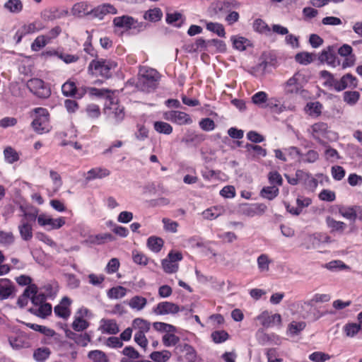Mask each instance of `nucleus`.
Segmentation results:
<instances>
[{"label":"nucleus","instance_id":"obj_1","mask_svg":"<svg viewBox=\"0 0 362 362\" xmlns=\"http://www.w3.org/2000/svg\"><path fill=\"white\" fill-rule=\"evenodd\" d=\"M33 118L31 127L34 132L38 134H43L50 132L52 126L49 121V113L46 108L35 107L30 112Z\"/></svg>","mask_w":362,"mask_h":362},{"label":"nucleus","instance_id":"obj_2","mask_svg":"<svg viewBox=\"0 0 362 362\" xmlns=\"http://www.w3.org/2000/svg\"><path fill=\"white\" fill-rule=\"evenodd\" d=\"M159 78V74L156 69L146 66L141 67L136 86L142 91L150 92L157 87Z\"/></svg>","mask_w":362,"mask_h":362},{"label":"nucleus","instance_id":"obj_3","mask_svg":"<svg viewBox=\"0 0 362 362\" xmlns=\"http://www.w3.org/2000/svg\"><path fill=\"white\" fill-rule=\"evenodd\" d=\"M103 113L108 122L115 125L120 124L125 117L124 106L119 103L117 99L111 97L105 100Z\"/></svg>","mask_w":362,"mask_h":362},{"label":"nucleus","instance_id":"obj_4","mask_svg":"<svg viewBox=\"0 0 362 362\" xmlns=\"http://www.w3.org/2000/svg\"><path fill=\"white\" fill-rule=\"evenodd\" d=\"M308 83L306 75L301 71H296L284 84V90L287 95H303L304 86Z\"/></svg>","mask_w":362,"mask_h":362},{"label":"nucleus","instance_id":"obj_5","mask_svg":"<svg viewBox=\"0 0 362 362\" xmlns=\"http://www.w3.org/2000/svg\"><path fill=\"white\" fill-rule=\"evenodd\" d=\"M116 64L105 59H93L88 65V71L92 75L105 78L110 76V70L115 69Z\"/></svg>","mask_w":362,"mask_h":362},{"label":"nucleus","instance_id":"obj_6","mask_svg":"<svg viewBox=\"0 0 362 362\" xmlns=\"http://www.w3.org/2000/svg\"><path fill=\"white\" fill-rule=\"evenodd\" d=\"M33 334L21 330L16 332L14 335L8 337V342L11 346L16 350L29 348L32 346Z\"/></svg>","mask_w":362,"mask_h":362},{"label":"nucleus","instance_id":"obj_7","mask_svg":"<svg viewBox=\"0 0 362 362\" xmlns=\"http://www.w3.org/2000/svg\"><path fill=\"white\" fill-rule=\"evenodd\" d=\"M27 87L35 95L40 98H47L51 95L50 88L44 81L33 78L28 81Z\"/></svg>","mask_w":362,"mask_h":362},{"label":"nucleus","instance_id":"obj_8","mask_svg":"<svg viewBox=\"0 0 362 362\" xmlns=\"http://www.w3.org/2000/svg\"><path fill=\"white\" fill-rule=\"evenodd\" d=\"M182 259V255L180 252L170 251L167 257L162 260V267L165 272L173 274L179 269L178 262Z\"/></svg>","mask_w":362,"mask_h":362},{"label":"nucleus","instance_id":"obj_9","mask_svg":"<svg viewBox=\"0 0 362 362\" xmlns=\"http://www.w3.org/2000/svg\"><path fill=\"white\" fill-rule=\"evenodd\" d=\"M165 120L170 121L178 125H189L193 122L189 115L179 110H170L165 112L163 115Z\"/></svg>","mask_w":362,"mask_h":362},{"label":"nucleus","instance_id":"obj_10","mask_svg":"<svg viewBox=\"0 0 362 362\" xmlns=\"http://www.w3.org/2000/svg\"><path fill=\"white\" fill-rule=\"evenodd\" d=\"M65 218L59 217L52 218L46 214H41L37 216V223L40 226L46 227L47 230H55L62 228L65 224Z\"/></svg>","mask_w":362,"mask_h":362},{"label":"nucleus","instance_id":"obj_11","mask_svg":"<svg viewBox=\"0 0 362 362\" xmlns=\"http://www.w3.org/2000/svg\"><path fill=\"white\" fill-rule=\"evenodd\" d=\"M308 132L320 143L324 142L325 139L327 138V134L329 133L327 124L324 122L315 123L308 129Z\"/></svg>","mask_w":362,"mask_h":362},{"label":"nucleus","instance_id":"obj_12","mask_svg":"<svg viewBox=\"0 0 362 362\" xmlns=\"http://www.w3.org/2000/svg\"><path fill=\"white\" fill-rule=\"evenodd\" d=\"M180 310V307L177 304L169 301L160 302L153 308V312L157 315H173Z\"/></svg>","mask_w":362,"mask_h":362},{"label":"nucleus","instance_id":"obj_13","mask_svg":"<svg viewBox=\"0 0 362 362\" xmlns=\"http://www.w3.org/2000/svg\"><path fill=\"white\" fill-rule=\"evenodd\" d=\"M112 23L116 28L122 31H126L134 27L136 21L132 16L124 15L115 17Z\"/></svg>","mask_w":362,"mask_h":362},{"label":"nucleus","instance_id":"obj_14","mask_svg":"<svg viewBox=\"0 0 362 362\" xmlns=\"http://www.w3.org/2000/svg\"><path fill=\"white\" fill-rule=\"evenodd\" d=\"M91 12L92 6L86 1L76 3L71 9V15L79 18L91 16Z\"/></svg>","mask_w":362,"mask_h":362},{"label":"nucleus","instance_id":"obj_15","mask_svg":"<svg viewBox=\"0 0 362 362\" xmlns=\"http://www.w3.org/2000/svg\"><path fill=\"white\" fill-rule=\"evenodd\" d=\"M117 10L112 5L104 4L95 8H92L91 17L103 20L107 14H116Z\"/></svg>","mask_w":362,"mask_h":362},{"label":"nucleus","instance_id":"obj_16","mask_svg":"<svg viewBox=\"0 0 362 362\" xmlns=\"http://www.w3.org/2000/svg\"><path fill=\"white\" fill-rule=\"evenodd\" d=\"M71 300L68 297H64L59 304L54 307V311L57 316L67 319L71 315L70 305Z\"/></svg>","mask_w":362,"mask_h":362},{"label":"nucleus","instance_id":"obj_17","mask_svg":"<svg viewBox=\"0 0 362 362\" xmlns=\"http://www.w3.org/2000/svg\"><path fill=\"white\" fill-rule=\"evenodd\" d=\"M178 353L183 354L184 358L187 362H195L197 359L196 350L188 344H181L176 346Z\"/></svg>","mask_w":362,"mask_h":362},{"label":"nucleus","instance_id":"obj_18","mask_svg":"<svg viewBox=\"0 0 362 362\" xmlns=\"http://www.w3.org/2000/svg\"><path fill=\"white\" fill-rule=\"evenodd\" d=\"M257 320L261 322L262 325L265 327H271L274 324L280 325L281 322V317L279 314L269 315L267 311H264L260 314L257 317Z\"/></svg>","mask_w":362,"mask_h":362},{"label":"nucleus","instance_id":"obj_19","mask_svg":"<svg viewBox=\"0 0 362 362\" xmlns=\"http://www.w3.org/2000/svg\"><path fill=\"white\" fill-rule=\"evenodd\" d=\"M99 330L103 334H115L119 332V327L115 320L102 319L100 322Z\"/></svg>","mask_w":362,"mask_h":362},{"label":"nucleus","instance_id":"obj_20","mask_svg":"<svg viewBox=\"0 0 362 362\" xmlns=\"http://www.w3.org/2000/svg\"><path fill=\"white\" fill-rule=\"evenodd\" d=\"M319 60L322 62H326L327 64L333 67H335L339 64V62L337 60V57L333 48L330 46L322 51L319 55Z\"/></svg>","mask_w":362,"mask_h":362},{"label":"nucleus","instance_id":"obj_21","mask_svg":"<svg viewBox=\"0 0 362 362\" xmlns=\"http://www.w3.org/2000/svg\"><path fill=\"white\" fill-rule=\"evenodd\" d=\"M18 230L21 239L24 241H29L33 238V226L28 223L27 220H21Z\"/></svg>","mask_w":362,"mask_h":362},{"label":"nucleus","instance_id":"obj_22","mask_svg":"<svg viewBox=\"0 0 362 362\" xmlns=\"http://www.w3.org/2000/svg\"><path fill=\"white\" fill-rule=\"evenodd\" d=\"M14 289L12 282L8 279H0V300L8 298Z\"/></svg>","mask_w":362,"mask_h":362},{"label":"nucleus","instance_id":"obj_23","mask_svg":"<svg viewBox=\"0 0 362 362\" xmlns=\"http://www.w3.org/2000/svg\"><path fill=\"white\" fill-rule=\"evenodd\" d=\"M110 175V171L105 168H94L87 172L86 179L92 180L95 179H102Z\"/></svg>","mask_w":362,"mask_h":362},{"label":"nucleus","instance_id":"obj_24","mask_svg":"<svg viewBox=\"0 0 362 362\" xmlns=\"http://www.w3.org/2000/svg\"><path fill=\"white\" fill-rule=\"evenodd\" d=\"M325 222L332 233L337 232L343 233L346 228V224L345 223L337 221L330 216L326 218Z\"/></svg>","mask_w":362,"mask_h":362},{"label":"nucleus","instance_id":"obj_25","mask_svg":"<svg viewBox=\"0 0 362 362\" xmlns=\"http://www.w3.org/2000/svg\"><path fill=\"white\" fill-rule=\"evenodd\" d=\"M306 114L313 117H317L322 113V105L318 102H309L305 107Z\"/></svg>","mask_w":362,"mask_h":362},{"label":"nucleus","instance_id":"obj_26","mask_svg":"<svg viewBox=\"0 0 362 362\" xmlns=\"http://www.w3.org/2000/svg\"><path fill=\"white\" fill-rule=\"evenodd\" d=\"M148 249L153 252H159L164 245L163 240L157 236H151L147 239L146 242Z\"/></svg>","mask_w":362,"mask_h":362},{"label":"nucleus","instance_id":"obj_27","mask_svg":"<svg viewBox=\"0 0 362 362\" xmlns=\"http://www.w3.org/2000/svg\"><path fill=\"white\" fill-rule=\"evenodd\" d=\"M45 25L42 21L36 20L33 22L25 24L21 27L23 33L26 35L33 34L36 32L40 31L45 28Z\"/></svg>","mask_w":362,"mask_h":362},{"label":"nucleus","instance_id":"obj_28","mask_svg":"<svg viewBox=\"0 0 362 362\" xmlns=\"http://www.w3.org/2000/svg\"><path fill=\"white\" fill-rule=\"evenodd\" d=\"M132 329L136 330V333H146L150 329L151 324L142 318H136L132 322Z\"/></svg>","mask_w":362,"mask_h":362},{"label":"nucleus","instance_id":"obj_29","mask_svg":"<svg viewBox=\"0 0 362 362\" xmlns=\"http://www.w3.org/2000/svg\"><path fill=\"white\" fill-rule=\"evenodd\" d=\"M272 260L268 255L262 254L257 259V267L260 273H267L269 271V266Z\"/></svg>","mask_w":362,"mask_h":362},{"label":"nucleus","instance_id":"obj_30","mask_svg":"<svg viewBox=\"0 0 362 362\" xmlns=\"http://www.w3.org/2000/svg\"><path fill=\"white\" fill-rule=\"evenodd\" d=\"M4 8L11 13L17 14L23 11V4L21 0H8L4 4Z\"/></svg>","mask_w":362,"mask_h":362},{"label":"nucleus","instance_id":"obj_31","mask_svg":"<svg viewBox=\"0 0 362 362\" xmlns=\"http://www.w3.org/2000/svg\"><path fill=\"white\" fill-rule=\"evenodd\" d=\"M147 304V299L141 296H135L132 297L128 303L129 306L137 311L143 310Z\"/></svg>","mask_w":362,"mask_h":362},{"label":"nucleus","instance_id":"obj_32","mask_svg":"<svg viewBox=\"0 0 362 362\" xmlns=\"http://www.w3.org/2000/svg\"><path fill=\"white\" fill-rule=\"evenodd\" d=\"M122 354L124 356L122 358L121 362H136V360L140 356L139 352L132 346L125 347Z\"/></svg>","mask_w":362,"mask_h":362},{"label":"nucleus","instance_id":"obj_33","mask_svg":"<svg viewBox=\"0 0 362 362\" xmlns=\"http://www.w3.org/2000/svg\"><path fill=\"white\" fill-rule=\"evenodd\" d=\"M233 47L239 51H244L251 45L250 41L241 36H232Z\"/></svg>","mask_w":362,"mask_h":362},{"label":"nucleus","instance_id":"obj_34","mask_svg":"<svg viewBox=\"0 0 362 362\" xmlns=\"http://www.w3.org/2000/svg\"><path fill=\"white\" fill-rule=\"evenodd\" d=\"M329 300L330 297L327 294H315L311 300L303 303L301 308L308 312L312 309L313 302H327Z\"/></svg>","mask_w":362,"mask_h":362},{"label":"nucleus","instance_id":"obj_35","mask_svg":"<svg viewBox=\"0 0 362 362\" xmlns=\"http://www.w3.org/2000/svg\"><path fill=\"white\" fill-rule=\"evenodd\" d=\"M30 311L37 316L45 318L52 313V306L49 303H42L38 307L31 308Z\"/></svg>","mask_w":362,"mask_h":362},{"label":"nucleus","instance_id":"obj_36","mask_svg":"<svg viewBox=\"0 0 362 362\" xmlns=\"http://www.w3.org/2000/svg\"><path fill=\"white\" fill-rule=\"evenodd\" d=\"M67 336L73 339L76 344L81 346H86L90 341V337L87 333L83 334H76L71 332Z\"/></svg>","mask_w":362,"mask_h":362},{"label":"nucleus","instance_id":"obj_37","mask_svg":"<svg viewBox=\"0 0 362 362\" xmlns=\"http://www.w3.org/2000/svg\"><path fill=\"white\" fill-rule=\"evenodd\" d=\"M132 259L135 264L141 266H146L149 262L156 265L153 260H150L145 254L137 250L132 251Z\"/></svg>","mask_w":362,"mask_h":362},{"label":"nucleus","instance_id":"obj_38","mask_svg":"<svg viewBox=\"0 0 362 362\" xmlns=\"http://www.w3.org/2000/svg\"><path fill=\"white\" fill-rule=\"evenodd\" d=\"M259 194L262 198L272 200L279 194V188L276 186L264 187Z\"/></svg>","mask_w":362,"mask_h":362},{"label":"nucleus","instance_id":"obj_39","mask_svg":"<svg viewBox=\"0 0 362 362\" xmlns=\"http://www.w3.org/2000/svg\"><path fill=\"white\" fill-rule=\"evenodd\" d=\"M5 160L12 164L20 159V154L14 148L11 146L6 147L4 151Z\"/></svg>","mask_w":362,"mask_h":362},{"label":"nucleus","instance_id":"obj_40","mask_svg":"<svg viewBox=\"0 0 362 362\" xmlns=\"http://www.w3.org/2000/svg\"><path fill=\"white\" fill-rule=\"evenodd\" d=\"M163 13L159 8H154L146 11L144 14L145 20L156 22L161 19Z\"/></svg>","mask_w":362,"mask_h":362},{"label":"nucleus","instance_id":"obj_41","mask_svg":"<svg viewBox=\"0 0 362 362\" xmlns=\"http://www.w3.org/2000/svg\"><path fill=\"white\" fill-rule=\"evenodd\" d=\"M254 30L259 33L265 35H269L271 33V29L269 25L263 20L257 18L255 20L253 23Z\"/></svg>","mask_w":362,"mask_h":362},{"label":"nucleus","instance_id":"obj_42","mask_svg":"<svg viewBox=\"0 0 362 362\" xmlns=\"http://www.w3.org/2000/svg\"><path fill=\"white\" fill-rule=\"evenodd\" d=\"M127 288L117 286L108 290L107 296L110 299H119L124 297L127 294Z\"/></svg>","mask_w":362,"mask_h":362},{"label":"nucleus","instance_id":"obj_43","mask_svg":"<svg viewBox=\"0 0 362 362\" xmlns=\"http://www.w3.org/2000/svg\"><path fill=\"white\" fill-rule=\"evenodd\" d=\"M77 88L75 82L69 80L62 86V92L64 96H74L76 94Z\"/></svg>","mask_w":362,"mask_h":362},{"label":"nucleus","instance_id":"obj_44","mask_svg":"<svg viewBox=\"0 0 362 362\" xmlns=\"http://www.w3.org/2000/svg\"><path fill=\"white\" fill-rule=\"evenodd\" d=\"M171 357V353L168 350L153 351L150 354V358L155 362H166Z\"/></svg>","mask_w":362,"mask_h":362},{"label":"nucleus","instance_id":"obj_45","mask_svg":"<svg viewBox=\"0 0 362 362\" xmlns=\"http://www.w3.org/2000/svg\"><path fill=\"white\" fill-rule=\"evenodd\" d=\"M265 107L269 108L271 110L280 113L285 110V107L281 104V102L276 98H272L267 100Z\"/></svg>","mask_w":362,"mask_h":362},{"label":"nucleus","instance_id":"obj_46","mask_svg":"<svg viewBox=\"0 0 362 362\" xmlns=\"http://www.w3.org/2000/svg\"><path fill=\"white\" fill-rule=\"evenodd\" d=\"M268 100V95L264 91H259L254 94L252 97V103L262 108L265 107Z\"/></svg>","mask_w":362,"mask_h":362},{"label":"nucleus","instance_id":"obj_47","mask_svg":"<svg viewBox=\"0 0 362 362\" xmlns=\"http://www.w3.org/2000/svg\"><path fill=\"white\" fill-rule=\"evenodd\" d=\"M154 129L160 133L166 135H169L173 132V127L165 122L157 121L153 124Z\"/></svg>","mask_w":362,"mask_h":362},{"label":"nucleus","instance_id":"obj_48","mask_svg":"<svg viewBox=\"0 0 362 362\" xmlns=\"http://www.w3.org/2000/svg\"><path fill=\"white\" fill-rule=\"evenodd\" d=\"M15 242V236L12 232L0 230V245L8 247Z\"/></svg>","mask_w":362,"mask_h":362},{"label":"nucleus","instance_id":"obj_49","mask_svg":"<svg viewBox=\"0 0 362 362\" xmlns=\"http://www.w3.org/2000/svg\"><path fill=\"white\" fill-rule=\"evenodd\" d=\"M71 327L76 332H83L89 327V322L86 319L75 315Z\"/></svg>","mask_w":362,"mask_h":362},{"label":"nucleus","instance_id":"obj_50","mask_svg":"<svg viewBox=\"0 0 362 362\" xmlns=\"http://www.w3.org/2000/svg\"><path fill=\"white\" fill-rule=\"evenodd\" d=\"M50 355V350L47 347L37 349L33 353V358L37 362L45 361Z\"/></svg>","mask_w":362,"mask_h":362},{"label":"nucleus","instance_id":"obj_51","mask_svg":"<svg viewBox=\"0 0 362 362\" xmlns=\"http://www.w3.org/2000/svg\"><path fill=\"white\" fill-rule=\"evenodd\" d=\"M206 29L211 32L216 33L219 37H225L226 32L224 27L219 23L209 22L206 25Z\"/></svg>","mask_w":362,"mask_h":362},{"label":"nucleus","instance_id":"obj_52","mask_svg":"<svg viewBox=\"0 0 362 362\" xmlns=\"http://www.w3.org/2000/svg\"><path fill=\"white\" fill-rule=\"evenodd\" d=\"M37 288L35 285L31 284L28 286L25 289L23 295L28 299H30L34 304L37 303L38 297L36 296Z\"/></svg>","mask_w":362,"mask_h":362},{"label":"nucleus","instance_id":"obj_53","mask_svg":"<svg viewBox=\"0 0 362 362\" xmlns=\"http://www.w3.org/2000/svg\"><path fill=\"white\" fill-rule=\"evenodd\" d=\"M163 343L165 346H173L180 341V337L174 334V332H167L163 336Z\"/></svg>","mask_w":362,"mask_h":362},{"label":"nucleus","instance_id":"obj_54","mask_svg":"<svg viewBox=\"0 0 362 362\" xmlns=\"http://www.w3.org/2000/svg\"><path fill=\"white\" fill-rule=\"evenodd\" d=\"M315 55L309 52H300L296 55L297 62L303 65H308L314 60Z\"/></svg>","mask_w":362,"mask_h":362},{"label":"nucleus","instance_id":"obj_55","mask_svg":"<svg viewBox=\"0 0 362 362\" xmlns=\"http://www.w3.org/2000/svg\"><path fill=\"white\" fill-rule=\"evenodd\" d=\"M296 176L298 177V179L303 178V176L306 177L307 180H305V182L310 189L314 190L317 187V180L310 175L303 171L298 170L296 173Z\"/></svg>","mask_w":362,"mask_h":362},{"label":"nucleus","instance_id":"obj_56","mask_svg":"<svg viewBox=\"0 0 362 362\" xmlns=\"http://www.w3.org/2000/svg\"><path fill=\"white\" fill-rule=\"evenodd\" d=\"M88 358L93 362H107V358L104 352L100 350L91 351L88 354Z\"/></svg>","mask_w":362,"mask_h":362},{"label":"nucleus","instance_id":"obj_57","mask_svg":"<svg viewBox=\"0 0 362 362\" xmlns=\"http://www.w3.org/2000/svg\"><path fill=\"white\" fill-rule=\"evenodd\" d=\"M49 41L45 35L37 36L31 45L33 51L37 52L44 47Z\"/></svg>","mask_w":362,"mask_h":362},{"label":"nucleus","instance_id":"obj_58","mask_svg":"<svg viewBox=\"0 0 362 362\" xmlns=\"http://www.w3.org/2000/svg\"><path fill=\"white\" fill-rule=\"evenodd\" d=\"M343 98L344 102L347 104L354 105L358 102L360 98V94L357 91H346L344 93Z\"/></svg>","mask_w":362,"mask_h":362},{"label":"nucleus","instance_id":"obj_59","mask_svg":"<svg viewBox=\"0 0 362 362\" xmlns=\"http://www.w3.org/2000/svg\"><path fill=\"white\" fill-rule=\"evenodd\" d=\"M360 324L349 323L344 325V331L349 337H354L361 329Z\"/></svg>","mask_w":362,"mask_h":362},{"label":"nucleus","instance_id":"obj_60","mask_svg":"<svg viewBox=\"0 0 362 362\" xmlns=\"http://www.w3.org/2000/svg\"><path fill=\"white\" fill-rule=\"evenodd\" d=\"M86 33L87 34V40L83 44V50L88 54H90L91 57H95L96 56V51L94 49V48L92 46L91 41H92V34L90 31L86 30Z\"/></svg>","mask_w":362,"mask_h":362},{"label":"nucleus","instance_id":"obj_61","mask_svg":"<svg viewBox=\"0 0 362 362\" xmlns=\"http://www.w3.org/2000/svg\"><path fill=\"white\" fill-rule=\"evenodd\" d=\"M228 337V334L224 330L215 331L211 333V338L216 344L223 343L226 341Z\"/></svg>","mask_w":362,"mask_h":362},{"label":"nucleus","instance_id":"obj_62","mask_svg":"<svg viewBox=\"0 0 362 362\" xmlns=\"http://www.w3.org/2000/svg\"><path fill=\"white\" fill-rule=\"evenodd\" d=\"M153 328L160 332H175L176 331V328L170 324H167L161 322H156L153 324Z\"/></svg>","mask_w":362,"mask_h":362},{"label":"nucleus","instance_id":"obj_63","mask_svg":"<svg viewBox=\"0 0 362 362\" xmlns=\"http://www.w3.org/2000/svg\"><path fill=\"white\" fill-rule=\"evenodd\" d=\"M162 222L163 223V228L165 230L173 233L177 231V228L179 226L177 222L172 221L168 218H163L162 219Z\"/></svg>","mask_w":362,"mask_h":362},{"label":"nucleus","instance_id":"obj_64","mask_svg":"<svg viewBox=\"0 0 362 362\" xmlns=\"http://www.w3.org/2000/svg\"><path fill=\"white\" fill-rule=\"evenodd\" d=\"M330 358V356L321 351H315L309 355V359L313 362H325Z\"/></svg>","mask_w":362,"mask_h":362}]
</instances>
